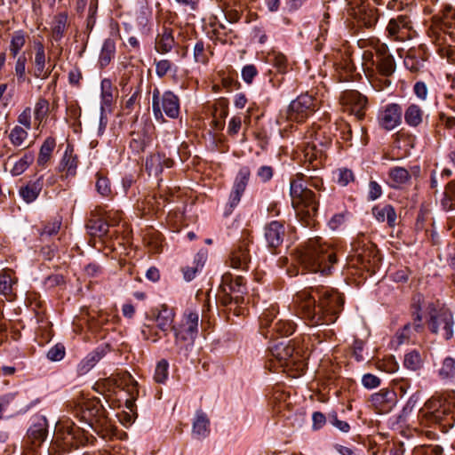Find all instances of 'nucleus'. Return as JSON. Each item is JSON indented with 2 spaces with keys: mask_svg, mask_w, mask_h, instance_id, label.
Masks as SVG:
<instances>
[{
  "mask_svg": "<svg viewBox=\"0 0 455 455\" xmlns=\"http://www.w3.org/2000/svg\"><path fill=\"white\" fill-rule=\"evenodd\" d=\"M318 305L310 291L304 290L295 295L298 312L310 326L329 325L335 323L343 308L344 299L337 291L321 287L316 289Z\"/></svg>",
  "mask_w": 455,
  "mask_h": 455,
  "instance_id": "obj_1",
  "label": "nucleus"
},
{
  "mask_svg": "<svg viewBox=\"0 0 455 455\" xmlns=\"http://www.w3.org/2000/svg\"><path fill=\"white\" fill-rule=\"evenodd\" d=\"M322 185V180L314 177H310V180L307 181L306 175L302 173H297L291 180L290 196L291 204L296 212L297 218L305 227H314L316 224L319 207L318 196L307 186L320 189Z\"/></svg>",
  "mask_w": 455,
  "mask_h": 455,
  "instance_id": "obj_2",
  "label": "nucleus"
},
{
  "mask_svg": "<svg viewBox=\"0 0 455 455\" xmlns=\"http://www.w3.org/2000/svg\"><path fill=\"white\" fill-rule=\"evenodd\" d=\"M296 255L304 270L322 275H329L337 261L334 249L319 236L309 238L297 249Z\"/></svg>",
  "mask_w": 455,
  "mask_h": 455,
  "instance_id": "obj_3",
  "label": "nucleus"
},
{
  "mask_svg": "<svg viewBox=\"0 0 455 455\" xmlns=\"http://www.w3.org/2000/svg\"><path fill=\"white\" fill-rule=\"evenodd\" d=\"M199 314L186 310L180 323L172 325L174 344L179 352L188 351L194 345L198 334Z\"/></svg>",
  "mask_w": 455,
  "mask_h": 455,
  "instance_id": "obj_4",
  "label": "nucleus"
},
{
  "mask_svg": "<svg viewBox=\"0 0 455 455\" xmlns=\"http://www.w3.org/2000/svg\"><path fill=\"white\" fill-rule=\"evenodd\" d=\"M81 418L90 428L103 438L112 431V426L106 416V411L97 398L89 399L83 403Z\"/></svg>",
  "mask_w": 455,
  "mask_h": 455,
  "instance_id": "obj_5",
  "label": "nucleus"
},
{
  "mask_svg": "<svg viewBox=\"0 0 455 455\" xmlns=\"http://www.w3.org/2000/svg\"><path fill=\"white\" fill-rule=\"evenodd\" d=\"M454 394H435L425 403V417L428 424H443L451 427L454 414L451 411L450 399Z\"/></svg>",
  "mask_w": 455,
  "mask_h": 455,
  "instance_id": "obj_6",
  "label": "nucleus"
},
{
  "mask_svg": "<svg viewBox=\"0 0 455 455\" xmlns=\"http://www.w3.org/2000/svg\"><path fill=\"white\" fill-rule=\"evenodd\" d=\"M354 253L351 263L370 273H375L380 263V257L374 244L365 237L358 238L352 243Z\"/></svg>",
  "mask_w": 455,
  "mask_h": 455,
  "instance_id": "obj_7",
  "label": "nucleus"
},
{
  "mask_svg": "<svg viewBox=\"0 0 455 455\" xmlns=\"http://www.w3.org/2000/svg\"><path fill=\"white\" fill-rule=\"evenodd\" d=\"M220 288L222 293L220 295V300L222 305L228 306L234 302L239 306L244 302L243 294L246 292V287L243 276H233L226 273L222 275Z\"/></svg>",
  "mask_w": 455,
  "mask_h": 455,
  "instance_id": "obj_8",
  "label": "nucleus"
},
{
  "mask_svg": "<svg viewBox=\"0 0 455 455\" xmlns=\"http://www.w3.org/2000/svg\"><path fill=\"white\" fill-rule=\"evenodd\" d=\"M152 111L156 119H164V113L170 118L176 119L180 116V99L172 91H165L162 95L155 88L152 95Z\"/></svg>",
  "mask_w": 455,
  "mask_h": 455,
  "instance_id": "obj_9",
  "label": "nucleus"
},
{
  "mask_svg": "<svg viewBox=\"0 0 455 455\" xmlns=\"http://www.w3.org/2000/svg\"><path fill=\"white\" fill-rule=\"evenodd\" d=\"M271 356L275 359L281 367L296 366L297 370H304V362L300 351L296 349L291 341L279 342L270 348Z\"/></svg>",
  "mask_w": 455,
  "mask_h": 455,
  "instance_id": "obj_10",
  "label": "nucleus"
},
{
  "mask_svg": "<svg viewBox=\"0 0 455 455\" xmlns=\"http://www.w3.org/2000/svg\"><path fill=\"white\" fill-rule=\"evenodd\" d=\"M316 100L306 93L292 100L287 111V119L291 122L302 123L315 111Z\"/></svg>",
  "mask_w": 455,
  "mask_h": 455,
  "instance_id": "obj_11",
  "label": "nucleus"
},
{
  "mask_svg": "<svg viewBox=\"0 0 455 455\" xmlns=\"http://www.w3.org/2000/svg\"><path fill=\"white\" fill-rule=\"evenodd\" d=\"M342 104L347 110L358 119H363L368 107L367 98L357 91H346L340 97Z\"/></svg>",
  "mask_w": 455,
  "mask_h": 455,
  "instance_id": "obj_12",
  "label": "nucleus"
},
{
  "mask_svg": "<svg viewBox=\"0 0 455 455\" xmlns=\"http://www.w3.org/2000/svg\"><path fill=\"white\" fill-rule=\"evenodd\" d=\"M251 176V171L249 167L243 166L240 168L236 174L232 190L229 195L228 206L229 207V212L238 205L241 201V197L245 191Z\"/></svg>",
  "mask_w": 455,
  "mask_h": 455,
  "instance_id": "obj_13",
  "label": "nucleus"
},
{
  "mask_svg": "<svg viewBox=\"0 0 455 455\" xmlns=\"http://www.w3.org/2000/svg\"><path fill=\"white\" fill-rule=\"evenodd\" d=\"M402 116V107L397 103H390L379 112V124L383 129L391 131L401 124Z\"/></svg>",
  "mask_w": 455,
  "mask_h": 455,
  "instance_id": "obj_14",
  "label": "nucleus"
},
{
  "mask_svg": "<svg viewBox=\"0 0 455 455\" xmlns=\"http://www.w3.org/2000/svg\"><path fill=\"white\" fill-rule=\"evenodd\" d=\"M452 325L453 318L449 312L445 311L439 314L431 313L429 329L433 333H441L445 339H450L453 336Z\"/></svg>",
  "mask_w": 455,
  "mask_h": 455,
  "instance_id": "obj_15",
  "label": "nucleus"
},
{
  "mask_svg": "<svg viewBox=\"0 0 455 455\" xmlns=\"http://www.w3.org/2000/svg\"><path fill=\"white\" fill-rule=\"evenodd\" d=\"M370 402L379 413L386 414L396 404V394L388 388H382L371 395Z\"/></svg>",
  "mask_w": 455,
  "mask_h": 455,
  "instance_id": "obj_16",
  "label": "nucleus"
},
{
  "mask_svg": "<svg viewBox=\"0 0 455 455\" xmlns=\"http://www.w3.org/2000/svg\"><path fill=\"white\" fill-rule=\"evenodd\" d=\"M304 163L314 171L323 166L326 158V151L316 146L311 140H306L303 146Z\"/></svg>",
  "mask_w": 455,
  "mask_h": 455,
  "instance_id": "obj_17",
  "label": "nucleus"
},
{
  "mask_svg": "<svg viewBox=\"0 0 455 455\" xmlns=\"http://www.w3.org/2000/svg\"><path fill=\"white\" fill-rule=\"evenodd\" d=\"M61 427L64 429L66 435L64 441L66 443L78 447L90 443V439L93 438L84 427L76 426L74 423L66 422Z\"/></svg>",
  "mask_w": 455,
  "mask_h": 455,
  "instance_id": "obj_18",
  "label": "nucleus"
},
{
  "mask_svg": "<svg viewBox=\"0 0 455 455\" xmlns=\"http://www.w3.org/2000/svg\"><path fill=\"white\" fill-rule=\"evenodd\" d=\"M411 29V20L406 15H398L389 20L387 32L388 37L395 41H403Z\"/></svg>",
  "mask_w": 455,
  "mask_h": 455,
  "instance_id": "obj_19",
  "label": "nucleus"
},
{
  "mask_svg": "<svg viewBox=\"0 0 455 455\" xmlns=\"http://www.w3.org/2000/svg\"><path fill=\"white\" fill-rule=\"evenodd\" d=\"M249 241H240L230 253V266L233 268L247 270L251 262Z\"/></svg>",
  "mask_w": 455,
  "mask_h": 455,
  "instance_id": "obj_20",
  "label": "nucleus"
},
{
  "mask_svg": "<svg viewBox=\"0 0 455 455\" xmlns=\"http://www.w3.org/2000/svg\"><path fill=\"white\" fill-rule=\"evenodd\" d=\"M152 124H145L132 132L130 147L136 152L144 151L152 140Z\"/></svg>",
  "mask_w": 455,
  "mask_h": 455,
  "instance_id": "obj_21",
  "label": "nucleus"
},
{
  "mask_svg": "<svg viewBox=\"0 0 455 455\" xmlns=\"http://www.w3.org/2000/svg\"><path fill=\"white\" fill-rule=\"evenodd\" d=\"M265 239L267 246L271 249L279 247L285 235V228L282 222L274 220L268 223L265 228Z\"/></svg>",
  "mask_w": 455,
  "mask_h": 455,
  "instance_id": "obj_22",
  "label": "nucleus"
},
{
  "mask_svg": "<svg viewBox=\"0 0 455 455\" xmlns=\"http://www.w3.org/2000/svg\"><path fill=\"white\" fill-rule=\"evenodd\" d=\"M173 160L162 153L151 154L146 160L145 167L149 175L158 176L164 168H172Z\"/></svg>",
  "mask_w": 455,
  "mask_h": 455,
  "instance_id": "obj_23",
  "label": "nucleus"
},
{
  "mask_svg": "<svg viewBox=\"0 0 455 455\" xmlns=\"http://www.w3.org/2000/svg\"><path fill=\"white\" fill-rule=\"evenodd\" d=\"M440 16H435V29L438 32H443V29H455V8L449 4H442L439 9Z\"/></svg>",
  "mask_w": 455,
  "mask_h": 455,
  "instance_id": "obj_24",
  "label": "nucleus"
},
{
  "mask_svg": "<svg viewBox=\"0 0 455 455\" xmlns=\"http://www.w3.org/2000/svg\"><path fill=\"white\" fill-rule=\"evenodd\" d=\"M121 220V216L118 214L117 218L114 219L110 222H108L101 218H91L87 224L86 228L90 235L102 237L108 232L110 226L116 225Z\"/></svg>",
  "mask_w": 455,
  "mask_h": 455,
  "instance_id": "obj_25",
  "label": "nucleus"
},
{
  "mask_svg": "<svg viewBox=\"0 0 455 455\" xmlns=\"http://www.w3.org/2000/svg\"><path fill=\"white\" fill-rule=\"evenodd\" d=\"M427 60V53L423 48L411 49L404 59V65L411 72L418 73L423 68Z\"/></svg>",
  "mask_w": 455,
  "mask_h": 455,
  "instance_id": "obj_26",
  "label": "nucleus"
},
{
  "mask_svg": "<svg viewBox=\"0 0 455 455\" xmlns=\"http://www.w3.org/2000/svg\"><path fill=\"white\" fill-rule=\"evenodd\" d=\"M43 186V177L40 176L36 180H30L25 186L20 187L19 194L26 203L30 204L36 200Z\"/></svg>",
  "mask_w": 455,
  "mask_h": 455,
  "instance_id": "obj_27",
  "label": "nucleus"
},
{
  "mask_svg": "<svg viewBox=\"0 0 455 455\" xmlns=\"http://www.w3.org/2000/svg\"><path fill=\"white\" fill-rule=\"evenodd\" d=\"M35 49H36V54H35V60H34V76L36 78L45 79L47 78L51 72V70H45V52H44V47L41 42H35Z\"/></svg>",
  "mask_w": 455,
  "mask_h": 455,
  "instance_id": "obj_28",
  "label": "nucleus"
},
{
  "mask_svg": "<svg viewBox=\"0 0 455 455\" xmlns=\"http://www.w3.org/2000/svg\"><path fill=\"white\" fill-rule=\"evenodd\" d=\"M27 435L33 444L39 446L47 435V422L45 418H37L36 421L28 428Z\"/></svg>",
  "mask_w": 455,
  "mask_h": 455,
  "instance_id": "obj_29",
  "label": "nucleus"
},
{
  "mask_svg": "<svg viewBox=\"0 0 455 455\" xmlns=\"http://www.w3.org/2000/svg\"><path fill=\"white\" fill-rule=\"evenodd\" d=\"M372 214L379 222L387 221L391 228L397 224L395 210L390 204L375 205L372 208Z\"/></svg>",
  "mask_w": 455,
  "mask_h": 455,
  "instance_id": "obj_30",
  "label": "nucleus"
},
{
  "mask_svg": "<svg viewBox=\"0 0 455 455\" xmlns=\"http://www.w3.org/2000/svg\"><path fill=\"white\" fill-rule=\"evenodd\" d=\"M430 36L438 47L437 52L439 55L442 58H445L449 63L455 64V48H452L450 45L443 46V34L436 31L435 29H431Z\"/></svg>",
  "mask_w": 455,
  "mask_h": 455,
  "instance_id": "obj_31",
  "label": "nucleus"
},
{
  "mask_svg": "<svg viewBox=\"0 0 455 455\" xmlns=\"http://www.w3.org/2000/svg\"><path fill=\"white\" fill-rule=\"evenodd\" d=\"M17 283V278L13 270L5 268L0 272V293L6 296L9 299L13 295V286Z\"/></svg>",
  "mask_w": 455,
  "mask_h": 455,
  "instance_id": "obj_32",
  "label": "nucleus"
},
{
  "mask_svg": "<svg viewBox=\"0 0 455 455\" xmlns=\"http://www.w3.org/2000/svg\"><path fill=\"white\" fill-rule=\"evenodd\" d=\"M355 16L358 21L367 28H373L379 19L378 11L376 9L369 8L363 4L358 7V10L355 12Z\"/></svg>",
  "mask_w": 455,
  "mask_h": 455,
  "instance_id": "obj_33",
  "label": "nucleus"
},
{
  "mask_svg": "<svg viewBox=\"0 0 455 455\" xmlns=\"http://www.w3.org/2000/svg\"><path fill=\"white\" fill-rule=\"evenodd\" d=\"M305 140H311L316 146L323 148L325 151L332 141L331 134H328L324 128L311 129L307 132Z\"/></svg>",
  "mask_w": 455,
  "mask_h": 455,
  "instance_id": "obj_34",
  "label": "nucleus"
},
{
  "mask_svg": "<svg viewBox=\"0 0 455 455\" xmlns=\"http://www.w3.org/2000/svg\"><path fill=\"white\" fill-rule=\"evenodd\" d=\"M175 313L173 309L169 308L166 305H162L158 314L156 316V321L157 323V327L164 332L172 327V323L174 320Z\"/></svg>",
  "mask_w": 455,
  "mask_h": 455,
  "instance_id": "obj_35",
  "label": "nucleus"
},
{
  "mask_svg": "<svg viewBox=\"0 0 455 455\" xmlns=\"http://www.w3.org/2000/svg\"><path fill=\"white\" fill-rule=\"evenodd\" d=\"M175 44L172 30L164 28L163 32L159 34L156 40V49L160 53L169 52Z\"/></svg>",
  "mask_w": 455,
  "mask_h": 455,
  "instance_id": "obj_36",
  "label": "nucleus"
},
{
  "mask_svg": "<svg viewBox=\"0 0 455 455\" xmlns=\"http://www.w3.org/2000/svg\"><path fill=\"white\" fill-rule=\"evenodd\" d=\"M424 111L420 106L411 104L404 111L405 123L411 127H418L423 122Z\"/></svg>",
  "mask_w": 455,
  "mask_h": 455,
  "instance_id": "obj_37",
  "label": "nucleus"
},
{
  "mask_svg": "<svg viewBox=\"0 0 455 455\" xmlns=\"http://www.w3.org/2000/svg\"><path fill=\"white\" fill-rule=\"evenodd\" d=\"M210 420L207 415L198 411L193 423V434L196 435L199 438L206 437L210 433Z\"/></svg>",
  "mask_w": 455,
  "mask_h": 455,
  "instance_id": "obj_38",
  "label": "nucleus"
},
{
  "mask_svg": "<svg viewBox=\"0 0 455 455\" xmlns=\"http://www.w3.org/2000/svg\"><path fill=\"white\" fill-rule=\"evenodd\" d=\"M392 188H398L406 184L411 180V172L407 169L400 166L393 167L388 172Z\"/></svg>",
  "mask_w": 455,
  "mask_h": 455,
  "instance_id": "obj_39",
  "label": "nucleus"
},
{
  "mask_svg": "<svg viewBox=\"0 0 455 455\" xmlns=\"http://www.w3.org/2000/svg\"><path fill=\"white\" fill-rule=\"evenodd\" d=\"M101 354L99 351H92L82 359L76 367L78 376H84L88 373L100 360Z\"/></svg>",
  "mask_w": 455,
  "mask_h": 455,
  "instance_id": "obj_40",
  "label": "nucleus"
},
{
  "mask_svg": "<svg viewBox=\"0 0 455 455\" xmlns=\"http://www.w3.org/2000/svg\"><path fill=\"white\" fill-rule=\"evenodd\" d=\"M28 129L20 125H15L10 132L8 138L12 146L16 148H27L29 145H26L28 137Z\"/></svg>",
  "mask_w": 455,
  "mask_h": 455,
  "instance_id": "obj_41",
  "label": "nucleus"
},
{
  "mask_svg": "<svg viewBox=\"0 0 455 455\" xmlns=\"http://www.w3.org/2000/svg\"><path fill=\"white\" fill-rule=\"evenodd\" d=\"M377 68L379 72L384 76H390L395 70V63L394 57L391 54L386 53L384 51L379 56Z\"/></svg>",
  "mask_w": 455,
  "mask_h": 455,
  "instance_id": "obj_42",
  "label": "nucleus"
},
{
  "mask_svg": "<svg viewBox=\"0 0 455 455\" xmlns=\"http://www.w3.org/2000/svg\"><path fill=\"white\" fill-rule=\"evenodd\" d=\"M116 52V44L111 38L104 41L99 58V63L101 68L108 66L114 58Z\"/></svg>",
  "mask_w": 455,
  "mask_h": 455,
  "instance_id": "obj_43",
  "label": "nucleus"
},
{
  "mask_svg": "<svg viewBox=\"0 0 455 455\" xmlns=\"http://www.w3.org/2000/svg\"><path fill=\"white\" fill-rule=\"evenodd\" d=\"M438 376L443 381L452 380L455 378V358L448 356L442 361Z\"/></svg>",
  "mask_w": 455,
  "mask_h": 455,
  "instance_id": "obj_44",
  "label": "nucleus"
},
{
  "mask_svg": "<svg viewBox=\"0 0 455 455\" xmlns=\"http://www.w3.org/2000/svg\"><path fill=\"white\" fill-rule=\"evenodd\" d=\"M56 141L55 139L49 137L45 139L44 143L42 144L37 158V164L39 165H45L46 163L50 160L52 157V154L55 148Z\"/></svg>",
  "mask_w": 455,
  "mask_h": 455,
  "instance_id": "obj_45",
  "label": "nucleus"
},
{
  "mask_svg": "<svg viewBox=\"0 0 455 455\" xmlns=\"http://www.w3.org/2000/svg\"><path fill=\"white\" fill-rule=\"evenodd\" d=\"M412 326L411 323L405 324L402 329L398 330L391 340L394 347L408 343L411 339Z\"/></svg>",
  "mask_w": 455,
  "mask_h": 455,
  "instance_id": "obj_46",
  "label": "nucleus"
},
{
  "mask_svg": "<svg viewBox=\"0 0 455 455\" xmlns=\"http://www.w3.org/2000/svg\"><path fill=\"white\" fill-rule=\"evenodd\" d=\"M49 112V102L45 99L40 98L34 108L35 122L37 123V127L41 124L42 121L47 116Z\"/></svg>",
  "mask_w": 455,
  "mask_h": 455,
  "instance_id": "obj_47",
  "label": "nucleus"
},
{
  "mask_svg": "<svg viewBox=\"0 0 455 455\" xmlns=\"http://www.w3.org/2000/svg\"><path fill=\"white\" fill-rule=\"evenodd\" d=\"M272 331L280 336H290L295 331V324L290 320H278L274 323Z\"/></svg>",
  "mask_w": 455,
  "mask_h": 455,
  "instance_id": "obj_48",
  "label": "nucleus"
},
{
  "mask_svg": "<svg viewBox=\"0 0 455 455\" xmlns=\"http://www.w3.org/2000/svg\"><path fill=\"white\" fill-rule=\"evenodd\" d=\"M26 38L25 34L22 30L15 31L12 36L10 44V52L13 57H15L21 48L25 45Z\"/></svg>",
  "mask_w": 455,
  "mask_h": 455,
  "instance_id": "obj_49",
  "label": "nucleus"
},
{
  "mask_svg": "<svg viewBox=\"0 0 455 455\" xmlns=\"http://www.w3.org/2000/svg\"><path fill=\"white\" fill-rule=\"evenodd\" d=\"M33 161L34 156L32 154H25L23 157L15 163L12 169L11 170V173L13 176H19L22 174L33 163Z\"/></svg>",
  "mask_w": 455,
  "mask_h": 455,
  "instance_id": "obj_50",
  "label": "nucleus"
},
{
  "mask_svg": "<svg viewBox=\"0 0 455 455\" xmlns=\"http://www.w3.org/2000/svg\"><path fill=\"white\" fill-rule=\"evenodd\" d=\"M77 166V158L76 156H72V154H68V151L65 152L63 158L60 162V167L62 171L67 172V175L75 174V171Z\"/></svg>",
  "mask_w": 455,
  "mask_h": 455,
  "instance_id": "obj_51",
  "label": "nucleus"
},
{
  "mask_svg": "<svg viewBox=\"0 0 455 455\" xmlns=\"http://www.w3.org/2000/svg\"><path fill=\"white\" fill-rule=\"evenodd\" d=\"M212 27L213 32L216 35L218 40L221 41L222 43H226L231 38L229 36L233 33V30L228 28L225 24L217 21L212 23Z\"/></svg>",
  "mask_w": 455,
  "mask_h": 455,
  "instance_id": "obj_52",
  "label": "nucleus"
},
{
  "mask_svg": "<svg viewBox=\"0 0 455 455\" xmlns=\"http://www.w3.org/2000/svg\"><path fill=\"white\" fill-rule=\"evenodd\" d=\"M404 366L411 371H417L421 367V358L418 352L412 351L405 355Z\"/></svg>",
  "mask_w": 455,
  "mask_h": 455,
  "instance_id": "obj_53",
  "label": "nucleus"
},
{
  "mask_svg": "<svg viewBox=\"0 0 455 455\" xmlns=\"http://www.w3.org/2000/svg\"><path fill=\"white\" fill-rule=\"evenodd\" d=\"M169 363L166 360L163 359L156 364L154 379L157 383H164L168 377Z\"/></svg>",
  "mask_w": 455,
  "mask_h": 455,
  "instance_id": "obj_54",
  "label": "nucleus"
},
{
  "mask_svg": "<svg viewBox=\"0 0 455 455\" xmlns=\"http://www.w3.org/2000/svg\"><path fill=\"white\" fill-rule=\"evenodd\" d=\"M66 348L63 344L58 343L52 347L47 352V358L52 362H59L64 358Z\"/></svg>",
  "mask_w": 455,
  "mask_h": 455,
  "instance_id": "obj_55",
  "label": "nucleus"
},
{
  "mask_svg": "<svg viewBox=\"0 0 455 455\" xmlns=\"http://www.w3.org/2000/svg\"><path fill=\"white\" fill-rule=\"evenodd\" d=\"M276 309L275 307H270L266 309L261 316H260V325L265 328H273L274 326V319L276 315Z\"/></svg>",
  "mask_w": 455,
  "mask_h": 455,
  "instance_id": "obj_56",
  "label": "nucleus"
},
{
  "mask_svg": "<svg viewBox=\"0 0 455 455\" xmlns=\"http://www.w3.org/2000/svg\"><path fill=\"white\" fill-rule=\"evenodd\" d=\"M194 59L197 63L206 64L209 60L202 41H198L194 47Z\"/></svg>",
  "mask_w": 455,
  "mask_h": 455,
  "instance_id": "obj_57",
  "label": "nucleus"
},
{
  "mask_svg": "<svg viewBox=\"0 0 455 455\" xmlns=\"http://www.w3.org/2000/svg\"><path fill=\"white\" fill-rule=\"evenodd\" d=\"M26 64L27 59L25 56H20L15 63V75L19 83H23L26 79Z\"/></svg>",
  "mask_w": 455,
  "mask_h": 455,
  "instance_id": "obj_58",
  "label": "nucleus"
},
{
  "mask_svg": "<svg viewBox=\"0 0 455 455\" xmlns=\"http://www.w3.org/2000/svg\"><path fill=\"white\" fill-rule=\"evenodd\" d=\"M96 189L99 194L108 196L111 193L110 181L107 177L98 175L96 181Z\"/></svg>",
  "mask_w": 455,
  "mask_h": 455,
  "instance_id": "obj_59",
  "label": "nucleus"
},
{
  "mask_svg": "<svg viewBox=\"0 0 455 455\" xmlns=\"http://www.w3.org/2000/svg\"><path fill=\"white\" fill-rule=\"evenodd\" d=\"M337 182L342 187L347 186L349 182L353 181L355 177L354 173L349 169H339L336 172Z\"/></svg>",
  "mask_w": 455,
  "mask_h": 455,
  "instance_id": "obj_60",
  "label": "nucleus"
},
{
  "mask_svg": "<svg viewBox=\"0 0 455 455\" xmlns=\"http://www.w3.org/2000/svg\"><path fill=\"white\" fill-rule=\"evenodd\" d=\"M65 28H66V17L60 15L57 18L55 24L52 28V37L54 38V40L57 41L62 37L63 33L65 31Z\"/></svg>",
  "mask_w": 455,
  "mask_h": 455,
  "instance_id": "obj_61",
  "label": "nucleus"
},
{
  "mask_svg": "<svg viewBox=\"0 0 455 455\" xmlns=\"http://www.w3.org/2000/svg\"><path fill=\"white\" fill-rule=\"evenodd\" d=\"M270 61L277 68L278 72H286L287 59L283 53L275 52Z\"/></svg>",
  "mask_w": 455,
  "mask_h": 455,
  "instance_id": "obj_62",
  "label": "nucleus"
},
{
  "mask_svg": "<svg viewBox=\"0 0 455 455\" xmlns=\"http://www.w3.org/2000/svg\"><path fill=\"white\" fill-rule=\"evenodd\" d=\"M60 225H61V221L58 219H54L53 220H52L44 225V227L41 232V235H48V236L56 235L60 228Z\"/></svg>",
  "mask_w": 455,
  "mask_h": 455,
  "instance_id": "obj_63",
  "label": "nucleus"
},
{
  "mask_svg": "<svg viewBox=\"0 0 455 455\" xmlns=\"http://www.w3.org/2000/svg\"><path fill=\"white\" fill-rule=\"evenodd\" d=\"M257 75L258 70L256 67L252 64L246 65L242 69V78L248 84L252 83L254 77Z\"/></svg>",
  "mask_w": 455,
  "mask_h": 455,
  "instance_id": "obj_64",
  "label": "nucleus"
}]
</instances>
